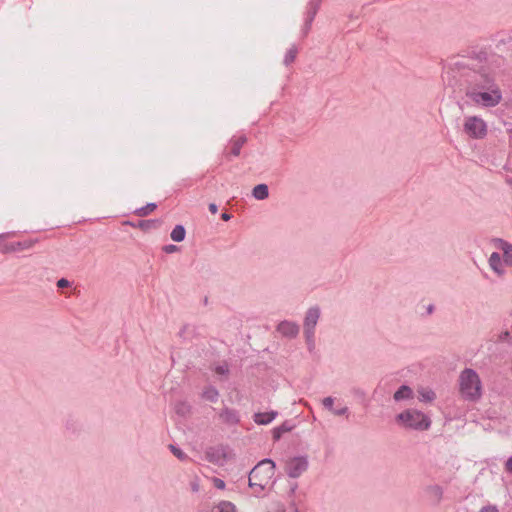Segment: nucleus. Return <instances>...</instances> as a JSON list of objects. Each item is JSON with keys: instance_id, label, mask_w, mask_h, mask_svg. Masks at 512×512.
Masks as SVG:
<instances>
[{"instance_id": "nucleus-26", "label": "nucleus", "mask_w": 512, "mask_h": 512, "mask_svg": "<svg viewBox=\"0 0 512 512\" xmlns=\"http://www.w3.org/2000/svg\"><path fill=\"white\" fill-rule=\"evenodd\" d=\"M222 456L223 454L221 451L214 448H210L206 451V458L209 462L212 463H218Z\"/></svg>"}, {"instance_id": "nucleus-6", "label": "nucleus", "mask_w": 512, "mask_h": 512, "mask_svg": "<svg viewBox=\"0 0 512 512\" xmlns=\"http://www.w3.org/2000/svg\"><path fill=\"white\" fill-rule=\"evenodd\" d=\"M464 132L471 138L481 139L486 136L487 127L483 119L477 116H470L465 118Z\"/></svg>"}, {"instance_id": "nucleus-7", "label": "nucleus", "mask_w": 512, "mask_h": 512, "mask_svg": "<svg viewBox=\"0 0 512 512\" xmlns=\"http://www.w3.org/2000/svg\"><path fill=\"white\" fill-rule=\"evenodd\" d=\"M308 469L306 456H298L289 459L285 465V472L291 478L300 477Z\"/></svg>"}, {"instance_id": "nucleus-8", "label": "nucleus", "mask_w": 512, "mask_h": 512, "mask_svg": "<svg viewBox=\"0 0 512 512\" xmlns=\"http://www.w3.org/2000/svg\"><path fill=\"white\" fill-rule=\"evenodd\" d=\"M321 1L322 0H310L307 5L305 23L302 28V33H303L304 37L307 36V34L309 33V31L311 29L312 22L320 8Z\"/></svg>"}, {"instance_id": "nucleus-24", "label": "nucleus", "mask_w": 512, "mask_h": 512, "mask_svg": "<svg viewBox=\"0 0 512 512\" xmlns=\"http://www.w3.org/2000/svg\"><path fill=\"white\" fill-rule=\"evenodd\" d=\"M298 54V48L296 45H292L286 52L284 56L283 63L286 66H289L291 63H293L296 59V56Z\"/></svg>"}, {"instance_id": "nucleus-15", "label": "nucleus", "mask_w": 512, "mask_h": 512, "mask_svg": "<svg viewBox=\"0 0 512 512\" xmlns=\"http://www.w3.org/2000/svg\"><path fill=\"white\" fill-rule=\"evenodd\" d=\"M246 142H247V137L245 135H241L239 137H233L230 140V144H231L230 154L235 157L239 156L241 148L244 146V144H246Z\"/></svg>"}, {"instance_id": "nucleus-35", "label": "nucleus", "mask_w": 512, "mask_h": 512, "mask_svg": "<svg viewBox=\"0 0 512 512\" xmlns=\"http://www.w3.org/2000/svg\"><path fill=\"white\" fill-rule=\"evenodd\" d=\"M68 286H70V282L65 278H61L57 281L58 288H66Z\"/></svg>"}, {"instance_id": "nucleus-31", "label": "nucleus", "mask_w": 512, "mask_h": 512, "mask_svg": "<svg viewBox=\"0 0 512 512\" xmlns=\"http://www.w3.org/2000/svg\"><path fill=\"white\" fill-rule=\"evenodd\" d=\"M322 404L323 406L328 409L329 411L332 412V410H334L333 408V404H334V399L332 397H326L322 400Z\"/></svg>"}, {"instance_id": "nucleus-40", "label": "nucleus", "mask_w": 512, "mask_h": 512, "mask_svg": "<svg viewBox=\"0 0 512 512\" xmlns=\"http://www.w3.org/2000/svg\"><path fill=\"white\" fill-rule=\"evenodd\" d=\"M433 308H434V307H433L432 305H429V306H428V308H427L428 313H432Z\"/></svg>"}, {"instance_id": "nucleus-23", "label": "nucleus", "mask_w": 512, "mask_h": 512, "mask_svg": "<svg viewBox=\"0 0 512 512\" xmlns=\"http://www.w3.org/2000/svg\"><path fill=\"white\" fill-rule=\"evenodd\" d=\"M202 397L204 399H206L207 401H210V402H216L218 400V397H219V392L218 390L213 387V386H208L204 389L203 393H202Z\"/></svg>"}, {"instance_id": "nucleus-18", "label": "nucleus", "mask_w": 512, "mask_h": 512, "mask_svg": "<svg viewBox=\"0 0 512 512\" xmlns=\"http://www.w3.org/2000/svg\"><path fill=\"white\" fill-rule=\"evenodd\" d=\"M252 195L257 200H264L269 196V189L266 184H258L252 190Z\"/></svg>"}, {"instance_id": "nucleus-4", "label": "nucleus", "mask_w": 512, "mask_h": 512, "mask_svg": "<svg viewBox=\"0 0 512 512\" xmlns=\"http://www.w3.org/2000/svg\"><path fill=\"white\" fill-rule=\"evenodd\" d=\"M396 422L406 429L427 430L430 427V419L422 412L415 409H407L396 416Z\"/></svg>"}, {"instance_id": "nucleus-3", "label": "nucleus", "mask_w": 512, "mask_h": 512, "mask_svg": "<svg viewBox=\"0 0 512 512\" xmlns=\"http://www.w3.org/2000/svg\"><path fill=\"white\" fill-rule=\"evenodd\" d=\"M461 395L469 401H476L481 397V381L473 369H464L459 377Z\"/></svg>"}, {"instance_id": "nucleus-25", "label": "nucleus", "mask_w": 512, "mask_h": 512, "mask_svg": "<svg viewBox=\"0 0 512 512\" xmlns=\"http://www.w3.org/2000/svg\"><path fill=\"white\" fill-rule=\"evenodd\" d=\"M157 208L156 203H148L147 205L135 210V214L139 217H146Z\"/></svg>"}, {"instance_id": "nucleus-11", "label": "nucleus", "mask_w": 512, "mask_h": 512, "mask_svg": "<svg viewBox=\"0 0 512 512\" xmlns=\"http://www.w3.org/2000/svg\"><path fill=\"white\" fill-rule=\"evenodd\" d=\"M425 492L433 505H438L443 498V489L439 485H430Z\"/></svg>"}, {"instance_id": "nucleus-17", "label": "nucleus", "mask_w": 512, "mask_h": 512, "mask_svg": "<svg viewBox=\"0 0 512 512\" xmlns=\"http://www.w3.org/2000/svg\"><path fill=\"white\" fill-rule=\"evenodd\" d=\"M393 398L395 401L412 399L413 398V390L408 385H402L394 393Z\"/></svg>"}, {"instance_id": "nucleus-32", "label": "nucleus", "mask_w": 512, "mask_h": 512, "mask_svg": "<svg viewBox=\"0 0 512 512\" xmlns=\"http://www.w3.org/2000/svg\"><path fill=\"white\" fill-rule=\"evenodd\" d=\"M178 250H179L178 246H176L174 244L165 245L163 247V251L167 254L177 252Z\"/></svg>"}, {"instance_id": "nucleus-22", "label": "nucleus", "mask_w": 512, "mask_h": 512, "mask_svg": "<svg viewBox=\"0 0 512 512\" xmlns=\"http://www.w3.org/2000/svg\"><path fill=\"white\" fill-rule=\"evenodd\" d=\"M186 230L183 225H176L171 231L170 237L175 242H181L185 239Z\"/></svg>"}, {"instance_id": "nucleus-29", "label": "nucleus", "mask_w": 512, "mask_h": 512, "mask_svg": "<svg viewBox=\"0 0 512 512\" xmlns=\"http://www.w3.org/2000/svg\"><path fill=\"white\" fill-rule=\"evenodd\" d=\"M169 449L172 452V454L179 460L184 461L188 459L187 454H185L180 448L176 447L175 445L170 444Z\"/></svg>"}, {"instance_id": "nucleus-44", "label": "nucleus", "mask_w": 512, "mask_h": 512, "mask_svg": "<svg viewBox=\"0 0 512 512\" xmlns=\"http://www.w3.org/2000/svg\"><path fill=\"white\" fill-rule=\"evenodd\" d=\"M511 184H512V181H511Z\"/></svg>"}, {"instance_id": "nucleus-34", "label": "nucleus", "mask_w": 512, "mask_h": 512, "mask_svg": "<svg viewBox=\"0 0 512 512\" xmlns=\"http://www.w3.org/2000/svg\"><path fill=\"white\" fill-rule=\"evenodd\" d=\"M348 412V408L347 407H342V408H339V409H334L332 410V413L336 416H343L345 414H347Z\"/></svg>"}, {"instance_id": "nucleus-27", "label": "nucleus", "mask_w": 512, "mask_h": 512, "mask_svg": "<svg viewBox=\"0 0 512 512\" xmlns=\"http://www.w3.org/2000/svg\"><path fill=\"white\" fill-rule=\"evenodd\" d=\"M25 248H27V245H25L24 243L15 242V243H11V244L6 245L2 249V251L5 252V253H8V252H15V251H18V250H22V249H25Z\"/></svg>"}, {"instance_id": "nucleus-19", "label": "nucleus", "mask_w": 512, "mask_h": 512, "mask_svg": "<svg viewBox=\"0 0 512 512\" xmlns=\"http://www.w3.org/2000/svg\"><path fill=\"white\" fill-rule=\"evenodd\" d=\"M292 428L293 426L288 421L283 422L280 426L273 429V439L275 441L279 440L283 433L291 431Z\"/></svg>"}, {"instance_id": "nucleus-14", "label": "nucleus", "mask_w": 512, "mask_h": 512, "mask_svg": "<svg viewBox=\"0 0 512 512\" xmlns=\"http://www.w3.org/2000/svg\"><path fill=\"white\" fill-rule=\"evenodd\" d=\"M133 227H137L142 231H149L151 229H157L161 226V220L159 219H150V220H140L136 224L130 223Z\"/></svg>"}, {"instance_id": "nucleus-10", "label": "nucleus", "mask_w": 512, "mask_h": 512, "mask_svg": "<svg viewBox=\"0 0 512 512\" xmlns=\"http://www.w3.org/2000/svg\"><path fill=\"white\" fill-rule=\"evenodd\" d=\"M219 419L227 425L233 426L239 423L240 416L238 411L229 407H224L219 413Z\"/></svg>"}, {"instance_id": "nucleus-41", "label": "nucleus", "mask_w": 512, "mask_h": 512, "mask_svg": "<svg viewBox=\"0 0 512 512\" xmlns=\"http://www.w3.org/2000/svg\"><path fill=\"white\" fill-rule=\"evenodd\" d=\"M508 336H509V332H507V331H506V332H504V333L502 334L501 338H506V337H508Z\"/></svg>"}, {"instance_id": "nucleus-2", "label": "nucleus", "mask_w": 512, "mask_h": 512, "mask_svg": "<svg viewBox=\"0 0 512 512\" xmlns=\"http://www.w3.org/2000/svg\"><path fill=\"white\" fill-rule=\"evenodd\" d=\"M275 467L274 461L263 459L251 469L248 475V485L253 489L255 496H259L270 483L275 474Z\"/></svg>"}, {"instance_id": "nucleus-39", "label": "nucleus", "mask_w": 512, "mask_h": 512, "mask_svg": "<svg viewBox=\"0 0 512 512\" xmlns=\"http://www.w3.org/2000/svg\"><path fill=\"white\" fill-rule=\"evenodd\" d=\"M231 217H232V216H231L229 213H227V212H224V213H222V215H221V218H222V220H224V221H228V220H230V219H231Z\"/></svg>"}, {"instance_id": "nucleus-16", "label": "nucleus", "mask_w": 512, "mask_h": 512, "mask_svg": "<svg viewBox=\"0 0 512 512\" xmlns=\"http://www.w3.org/2000/svg\"><path fill=\"white\" fill-rule=\"evenodd\" d=\"M499 247L503 250V262L506 265L512 266V245L505 242L502 239H496L495 240Z\"/></svg>"}, {"instance_id": "nucleus-1", "label": "nucleus", "mask_w": 512, "mask_h": 512, "mask_svg": "<svg viewBox=\"0 0 512 512\" xmlns=\"http://www.w3.org/2000/svg\"><path fill=\"white\" fill-rule=\"evenodd\" d=\"M501 63L499 56L489 55L485 50H473L469 55L454 56L451 68L459 74V83L466 97L478 105L495 107L502 100L496 82V72Z\"/></svg>"}, {"instance_id": "nucleus-12", "label": "nucleus", "mask_w": 512, "mask_h": 512, "mask_svg": "<svg viewBox=\"0 0 512 512\" xmlns=\"http://www.w3.org/2000/svg\"><path fill=\"white\" fill-rule=\"evenodd\" d=\"M490 268L499 276L504 275L505 270L503 268V262L498 252H493L489 257Z\"/></svg>"}, {"instance_id": "nucleus-21", "label": "nucleus", "mask_w": 512, "mask_h": 512, "mask_svg": "<svg viewBox=\"0 0 512 512\" xmlns=\"http://www.w3.org/2000/svg\"><path fill=\"white\" fill-rule=\"evenodd\" d=\"M174 410L177 415L186 417L191 412V406L186 401H178L175 403Z\"/></svg>"}, {"instance_id": "nucleus-36", "label": "nucleus", "mask_w": 512, "mask_h": 512, "mask_svg": "<svg viewBox=\"0 0 512 512\" xmlns=\"http://www.w3.org/2000/svg\"><path fill=\"white\" fill-rule=\"evenodd\" d=\"M479 512H498L496 506H486L483 507Z\"/></svg>"}, {"instance_id": "nucleus-42", "label": "nucleus", "mask_w": 512, "mask_h": 512, "mask_svg": "<svg viewBox=\"0 0 512 512\" xmlns=\"http://www.w3.org/2000/svg\"><path fill=\"white\" fill-rule=\"evenodd\" d=\"M296 487H297L296 485H295L294 487H292V489H291V493H294V492H295Z\"/></svg>"}, {"instance_id": "nucleus-38", "label": "nucleus", "mask_w": 512, "mask_h": 512, "mask_svg": "<svg viewBox=\"0 0 512 512\" xmlns=\"http://www.w3.org/2000/svg\"><path fill=\"white\" fill-rule=\"evenodd\" d=\"M506 468L508 471L512 472V456L507 460Z\"/></svg>"}, {"instance_id": "nucleus-28", "label": "nucleus", "mask_w": 512, "mask_h": 512, "mask_svg": "<svg viewBox=\"0 0 512 512\" xmlns=\"http://www.w3.org/2000/svg\"><path fill=\"white\" fill-rule=\"evenodd\" d=\"M420 394V401L423 402H431L435 399L436 395L432 390H422L419 392Z\"/></svg>"}, {"instance_id": "nucleus-30", "label": "nucleus", "mask_w": 512, "mask_h": 512, "mask_svg": "<svg viewBox=\"0 0 512 512\" xmlns=\"http://www.w3.org/2000/svg\"><path fill=\"white\" fill-rule=\"evenodd\" d=\"M214 371L218 375L227 376L229 374V366L227 363H223V364L217 365L214 368Z\"/></svg>"}, {"instance_id": "nucleus-5", "label": "nucleus", "mask_w": 512, "mask_h": 512, "mask_svg": "<svg viewBox=\"0 0 512 512\" xmlns=\"http://www.w3.org/2000/svg\"><path fill=\"white\" fill-rule=\"evenodd\" d=\"M320 317V308L314 306L308 309L304 318V335L309 351L314 349L315 327Z\"/></svg>"}, {"instance_id": "nucleus-13", "label": "nucleus", "mask_w": 512, "mask_h": 512, "mask_svg": "<svg viewBox=\"0 0 512 512\" xmlns=\"http://www.w3.org/2000/svg\"><path fill=\"white\" fill-rule=\"evenodd\" d=\"M277 415L278 413L276 411L258 412L254 414L253 419L258 425H267L271 423Z\"/></svg>"}, {"instance_id": "nucleus-43", "label": "nucleus", "mask_w": 512, "mask_h": 512, "mask_svg": "<svg viewBox=\"0 0 512 512\" xmlns=\"http://www.w3.org/2000/svg\"><path fill=\"white\" fill-rule=\"evenodd\" d=\"M193 490H194V491H197V486H196V485H195V486H193Z\"/></svg>"}, {"instance_id": "nucleus-20", "label": "nucleus", "mask_w": 512, "mask_h": 512, "mask_svg": "<svg viewBox=\"0 0 512 512\" xmlns=\"http://www.w3.org/2000/svg\"><path fill=\"white\" fill-rule=\"evenodd\" d=\"M212 512H236V507L230 501H221L212 508Z\"/></svg>"}, {"instance_id": "nucleus-33", "label": "nucleus", "mask_w": 512, "mask_h": 512, "mask_svg": "<svg viewBox=\"0 0 512 512\" xmlns=\"http://www.w3.org/2000/svg\"><path fill=\"white\" fill-rule=\"evenodd\" d=\"M212 481L214 487H216L217 489L223 490L225 488V482L222 479L214 477Z\"/></svg>"}, {"instance_id": "nucleus-9", "label": "nucleus", "mask_w": 512, "mask_h": 512, "mask_svg": "<svg viewBox=\"0 0 512 512\" xmlns=\"http://www.w3.org/2000/svg\"><path fill=\"white\" fill-rule=\"evenodd\" d=\"M277 331L284 337L295 338L299 333V325L285 320L278 324Z\"/></svg>"}, {"instance_id": "nucleus-37", "label": "nucleus", "mask_w": 512, "mask_h": 512, "mask_svg": "<svg viewBox=\"0 0 512 512\" xmlns=\"http://www.w3.org/2000/svg\"><path fill=\"white\" fill-rule=\"evenodd\" d=\"M209 211L212 213V214H216L217 211H218V206L215 204V203H211L209 204Z\"/></svg>"}]
</instances>
